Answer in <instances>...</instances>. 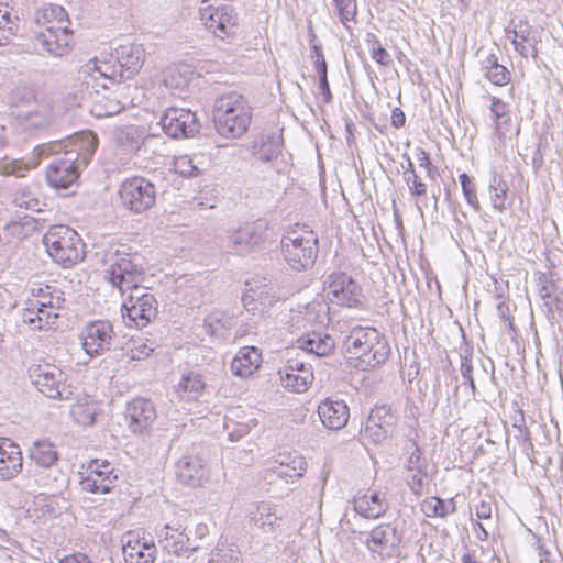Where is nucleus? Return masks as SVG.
<instances>
[{"label":"nucleus","instance_id":"f257e3e1","mask_svg":"<svg viewBox=\"0 0 563 563\" xmlns=\"http://www.w3.org/2000/svg\"><path fill=\"white\" fill-rule=\"evenodd\" d=\"M97 146V135L91 131H82L67 140L36 146L34 148V157L25 164H32L34 161L40 163L41 157L51 154H62L47 167L46 179L52 187L65 189L77 180L79 168L89 164Z\"/></svg>","mask_w":563,"mask_h":563},{"label":"nucleus","instance_id":"f03ea898","mask_svg":"<svg viewBox=\"0 0 563 563\" xmlns=\"http://www.w3.org/2000/svg\"><path fill=\"white\" fill-rule=\"evenodd\" d=\"M104 278L120 288L122 320L130 329L139 328L141 319V271L130 257H120L106 271Z\"/></svg>","mask_w":563,"mask_h":563},{"label":"nucleus","instance_id":"7ed1b4c3","mask_svg":"<svg viewBox=\"0 0 563 563\" xmlns=\"http://www.w3.org/2000/svg\"><path fill=\"white\" fill-rule=\"evenodd\" d=\"M280 252L287 265L296 272L311 268L319 253V236L310 225L296 223L285 229Z\"/></svg>","mask_w":563,"mask_h":563},{"label":"nucleus","instance_id":"20e7f679","mask_svg":"<svg viewBox=\"0 0 563 563\" xmlns=\"http://www.w3.org/2000/svg\"><path fill=\"white\" fill-rule=\"evenodd\" d=\"M252 121V108L240 93L231 92L216 99L213 122L219 135L239 139L246 133Z\"/></svg>","mask_w":563,"mask_h":563},{"label":"nucleus","instance_id":"39448f33","mask_svg":"<svg viewBox=\"0 0 563 563\" xmlns=\"http://www.w3.org/2000/svg\"><path fill=\"white\" fill-rule=\"evenodd\" d=\"M20 124L27 131L46 129L53 122V103L46 93L33 86L20 85L12 91Z\"/></svg>","mask_w":563,"mask_h":563},{"label":"nucleus","instance_id":"423d86ee","mask_svg":"<svg viewBox=\"0 0 563 563\" xmlns=\"http://www.w3.org/2000/svg\"><path fill=\"white\" fill-rule=\"evenodd\" d=\"M344 349L350 357L373 368L385 363L390 355L386 336L372 327L353 328L344 339Z\"/></svg>","mask_w":563,"mask_h":563},{"label":"nucleus","instance_id":"0eeeda50","mask_svg":"<svg viewBox=\"0 0 563 563\" xmlns=\"http://www.w3.org/2000/svg\"><path fill=\"white\" fill-rule=\"evenodd\" d=\"M48 255L63 267H71L86 256L80 235L68 225H53L43 236Z\"/></svg>","mask_w":563,"mask_h":563},{"label":"nucleus","instance_id":"6e6552de","mask_svg":"<svg viewBox=\"0 0 563 563\" xmlns=\"http://www.w3.org/2000/svg\"><path fill=\"white\" fill-rule=\"evenodd\" d=\"M120 67L117 60L93 58L88 60L78 70V80L85 86L82 98L100 95L99 88L109 90L111 86L120 85Z\"/></svg>","mask_w":563,"mask_h":563},{"label":"nucleus","instance_id":"1a4fd4ad","mask_svg":"<svg viewBox=\"0 0 563 563\" xmlns=\"http://www.w3.org/2000/svg\"><path fill=\"white\" fill-rule=\"evenodd\" d=\"M29 375L32 384L47 398L69 400L74 395V387L67 374L55 365L47 363L32 365Z\"/></svg>","mask_w":563,"mask_h":563},{"label":"nucleus","instance_id":"9d476101","mask_svg":"<svg viewBox=\"0 0 563 563\" xmlns=\"http://www.w3.org/2000/svg\"><path fill=\"white\" fill-rule=\"evenodd\" d=\"M203 26L220 40L235 36L238 31V14L231 4L203 0L199 9Z\"/></svg>","mask_w":563,"mask_h":563},{"label":"nucleus","instance_id":"9b49d317","mask_svg":"<svg viewBox=\"0 0 563 563\" xmlns=\"http://www.w3.org/2000/svg\"><path fill=\"white\" fill-rule=\"evenodd\" d=\"M323 291L330 302L347 308H358L363 303L362 287L346 273L334 272L323 282Z\"/></svg>","mask_w":563,"mask_h":563},{"label":"nucleus","instance_id":"f8f14e48","mask_svg":"<svg viewBox=\"0 0 563 563\" xmlns=\"http://www.w3.org/2000/svg\"><path fill=\"white\" fill-rule=\"evenodd\" d=\"M361 536L372 558L382 561L397 555L402 541L401 532L391 523H380Z\"/></svg>","mask_w":563,"mask_h":563},{"label":"nucleus","instance_id":"ddd939ff","mask_svg":"<svg viewBox=\"0 0 563 563\" xmlns=\"http://www.w3.org/2000/svg\"><path fill=\"white\" fill-rule=\"evenodd\" d=\"M157 125L172 139H188L200 130L196 112L190 109L170 107L161 117Z\"/></svg>","mask_w":563,"mask_h":563},{"label":"nucleus","instance_id":"4468645a","mask_svg":"<svg viewBox=\"0 0 563 563\" xmlns=\"http://www.w3.org/2000/svg\"><path fill=\"white\" fill-rule=\"evenodd\" d=\"M396 422L397 417L389 406H375L368 416L362 435L365 440L379 444L391 434Z\"/></svg>","mask_w":563,"mask_h":563},{"label":"nucleus","instance_id":"2eb2a0df","mask_svg":"<svg viewBox=\"0 0 563 563\" xmlns=\"http://www.w3.org/2000/svg\"><path fill=\"white\" fill-rule=\"evenodd\" d=\"M267 230L268 224L264 220L247 222L230 234L229 243L236 253L251 252L266 240Z\"/></svg>","mask_w":563,"mask_h":563},{"label":"nucleus","instance_id":"dca6fc26","mask_svg":"<svg viewBox=\"0 0 563 563\" xmlns=\"http://www.w3.org/2000/svg\"><path fill=\"white\" fill-rule=\"evenodd\" d=\"M177 478L185 485L197 487L209 477L208 466L197 452L184 454L176 463Z\"/></svg>","mask_w":563,"mask_h":563},{"label":"nucleus","instance_id":"f3484780","mask_svg":"<svg viewBox=\"0 0 563 563\" xmlns=\"http://www.w3.org/2000/svg\"><path fill=\"white\" fill-rule=\"evenodd\" d=\"M112 335L113 329L110 322L95 321L81 333L82 347L90 356L100 355L110 349Z\"/></svg>","mask_w":563,"mask_h":563},{"label":"nucleus","instance_id":"a211bd4d","mask_svg":"<svg viewBox=\"0 0 563 563\" xmlns=\"http://www.w3.org/2000/svg\"><path fill=\"white\" fill-rule=\"evenodd\" d=\"M73 30L58 26L56 31L35 32L34 44L44 53L54 57H63L70 52Z\"/></svg>","mask_w":563,"mask_h":563},{"label":"nucleus","instance_id":"6ab92c4d","mask_svg":"<svg viewBox=\"0 0 563 563\" xmlns=\"http://www.w3.org/2000/svg\"><path fill=\"white\" fill-rule=\"evenodd\" d=\"M329 319V307L321 301H313L306 306H298L290 311V327L294 330H306L309 327L323 325Z\"/></svg>","mask_w":563,"mask_h":563},{"label":"nucleus","instance_id":"aec40b11","mask_svg":"<svg viewBox=\"0 0 563 563\" xmlns=\"http://www.w3.org/2000/svg\"><path fill=\"white\" fill-rule=\"evenodd\" d=\"M506 37L514 45L515 51L522 57L537 56V40L532 35L531 25L523 20H512L506 27Z\"/></svg>","mask_w":563,"mask_h":563},{"label":"nucleus","instance_id":"412c9836","mask_svg":"<svg viewBox=\"0 0 563 563\" xmlns=\"http://www.w3.org/2000/svg\"><path fill=\"white\" fill-rule=\"evenodd\" d=\"M284 140L280 132H265L254 139L250 147L252 156L264 164L272 163L282 154Z\"/></svg>","mask_w":563,"mask_h":563},{"label":"nucleus","instance_id":"4be33fe9","mask_svg":"<svg viewBox=\"0 0 563 563\" xmlns=\"http://www.w3.org/2000/svg\"><path fill=\"white\" fill-rule=\"evenodd\" d=\"M322 424L329 430L343 429L350 419V409L344 400L327 398L318 406Z\"/></svg>","mask_w":563,"mask_h":563},{"label":"nucleus","instance_id":"5701e85b","mask_svg":"<svg viewBox=\"0 0 563 563\" xmlns=\"http://www.w3.org/2000/svg\"><path fill=\"white\" fill-rule=\"evenodd\" d=\"M353 509L365 519H378L388 509L386 496L380 492H358L353 498Z\"/></svg>","mask_w":563,"mask_h":563},{"label":"nucleus","instance_id":"b1692460","mask_svg":"<svg viewBox=\"0 0 563 563\" xmlns=\"http://www.w3.org/2000/svg\"><path fill=\"white\" fill-rule=\"evenodd\" d=\"M158 543L168 553L175 555L189 554L198 549L189 537L180 530V526L165 525L158 534Z\"/></svg>","mask_w":563,"mask_h":563},{"label":"nucleus","instance_id":"393cba45","mask_svg":"<svg viewBox=\"0 0 563 563\" xmlns=\"http://www.w3.org/2000/svg\"><path fill=\"white\" fill-rule=\"evenodd\" d=\"M269 471L285 482H294L303 476L307 463L303 456L297 453H279Z\"/></svg>","mask_w":563,"mask_h":563},{"label":"nucleus","instance_id":"a878e982","mask_svg":"<svg viewBox=\"0 0 563 563\" xmlns=\"http://www.w3.org/2000/svg\"><path fill=\"white\" fill-rule=\"evenodd\" d=\"M22 453L11 439L0 438V479H11L22 470Z\"/></svg>","mask_w":563,"mask_h":563},{"label":"nucleus","instance_id":"bb28decb","mask_svg":"<svg viewBox=\"0 0 563 563\" xmlns=\"http://www.w3.org/2000/svg\"><path fill=\"white\" fill-rule=\"evenodd\" d=\"M277 299L278 297L275 289L264 284L262 287H250L244 294L242 301L247 311H251L253 314H262L272 307Z\"/></svg>","mask_w":563,"mask_h":563},{"label":"nucleus","instance_id":"cd10ccee","mask_svg":"<svg viewBox=\"0 0 563 563\" xmlns=\"http://www.w3.org/2000/svg\"><path fill=\"white\" fill-rule=\"evenodd\" d=\"M103 467L104 471L99 470V461L95 460L90 463V474L81 479V488L86 492L93 494H106L111 490V478L113 470L110 467V463L106 462Z\"/></svg>","mask_w":563,"mask_h":563},{"label":"nucleus","instance_id":"c85d7f7f","mask_svg":"<svg viewBox=\"0 0 563 563\" xmlns=\"http://www.w3.org/2000/svg\"><path fill=\"white\" fill-rule=\"evenodd\" d=\"M192 76L189 66L177 65L167 69L163 81L174 97L186 99Z\"/></svg>","mask_w":563,"mask_h":563},{"label":"nucleus","instance_id":"c756f323","mask_svg":"<svg viewBox=\"0 0 563 563\" xmlns=\"http://www.w3.org/2000/svg\"><path fill=\"white\" fill-rule=\"evenodd\" d=\"M141 46L136 44L120 45L117 48L115 60L120 67V79H132L141 69Z\"/></svg>","mask_w":563,"mask_h":563},{"label":"nucleus","instance_id":"7c9ffc66","mask_svg":"<svg viewBox=\"0 0 563 563\" xmlns=\"http://www.w3.org/2000/svg\"><path fill=\"white\" fill-rule=\"evenodd\" d=\"M297 343L302 351L318 357L329 355L335 346L331 335L318 331L308 332L298 338Z\"/></svg>","mask_w":563,"mask_h":563},{"label":"nucleus","instance_id":"2f4dec72","mask_svg":"<svg viewBox=\"0 0 563 563\" xmlns=\"http://www.w3.org/2000/svg\"><path fill=\"white\" fill-rule=\"evenodd\" d=\"M262 362L261 352L254 346L241 347L231 362V371L242 378L251 376Z\"/></svg>","mask_w":563,"mask_h":563},{"label":"nucleus","instance_id":"473e14b6","mask_svg":"<svg viewBox=\"0 0 563 563\" xmlns=\"http://www.w3.org/2000/svg\"><path fill=\"white\" fill-rule=\"evenodd\" d=\"M119 200L121 206L132 213L141 211V177L133 176L121 184Z\"/></svg>","mask_w":563,"mask_h":563},{"label":"nucleus","instance_id":"72a5a7b5","mask_svg":"<svg viewBox=\"0 0 563 563\" xmlns=\"http://www.w3.org/2000/svg\"><path fill=\"white\" fill-rule=\"evenodd\" d=\"M206 383L202 376L194 371L184 373L180 382L176 386V394L186 401L197 400L205 389Z\"/></svg>","mask_w":563,"mask_h":563},{"label":"nucleus","instance_id":"f704fd0d","mask_svg":"<svg viewBox=\"0 0 563 563\" xmlns=\"http://www.w3.org/2000/svg\"><path fill=\"white\" fill-rule=\"evenodd\" d=\"M481 69L484 76L495 86H506L511 80V74L504 65L498 63L495 54H488L481 62Z\"/></svg>","mask_w":563,"mask_h":563},{"label":"nucleus","instance_id":"c9c22d12","mask_svg":"<svg viewBox=\"0 0 563 563\" xmlns=\"http://www.w3.org/2000/svg\"><path fill=\"white\" fill-rule=\"evenodd\" d=\"M489 109L493 115L495 134L499 139H504L511 121L509 104L494 96L489 97Z\"/></svg>","mask_w":563,"mask_h":563},{"label":"nucleus","instance_id":"e433bc0d","mask_svg":"<svg viewBox=\"0 0 563 563\" xmlns=\"http://www.w3.org/2000/svg\"><path fill=\"white\" fill-rule=\"evenodd\" d=\"M282 386L292 393L301 394L308 390L314 376L312 369H302L301 373L289 371L279 372Z\"/></svg>","mask_w":563,"mask_h":563},{"label":"nucleus","instance_id":"4c0bfd02","mask_svg":"<svg viewBox=\"0 0 563 563\" xmlns=\"http://www.w3.org/2000/svg\"><path fill=\"white\" fill-rule=\"evenodd\" d=\"M3 144L4 128L0 124V175H15L18 177H22L25 172L31 170L38 165L37 161H34L32 164H24L23 161L9 158L2 154Z\"/></svg>","mask_w":563,"mask_h":563},{"label":"nucleus","instance_id":"58836bf2","mask_svg":"<svg viewBox=\"0 0 563 563\" xmlns=\"http://www.w3.org/2000/svg\"><path fill=\"white\" fill-rule=\"evenodd\" d=\"M31 460L38 466L51 467L58 459L57 451L47 440H37L30 449Z\"/></svg>","mask_w":563,"mask_h":563},{"label":"nucleus","instance_id":"ea45409f","mask_svg":"<svg viewBox=\"0 0 563 563\" xmlns=\"http://www.w3.org/2000/svg\"><path fill=\"white\" fill-rule=\"evenodd\" d=\"M251 519L254 525L261 527L265 532H273L279 517L272 504L262 501L256 506V510L252 514Z\"/></svg>","mask_w":563,"mask_h":563},{"label":"nucleus","instance_id":"a19ab883","mask_svg":"<svg viewBox=\"0 0 563 563\" xmlns=\"http://www.w3.org/2000/svg\"><path fill=\"white\" fill-rule=\"evenodd\" d=\"M233 319L222 311L209 313L203 321V329L207 334L214 338L224 335V330L232 328Z\"/></svg>","mask_w":563,"mask_h":563},{"label":"nucleus","instance_id":"79ce46f5","mask_svg":"<svg viewBox=\"0 0 563 563\" xmlns=\"http://www.w3.org/2000/svg\"><path fill=\"white\" fill-rule=\"evenodd\" d=\"M20 29V18L8 7L0 8V46L8 44Z\"/></svg>","mask_w":563,"mask_h":563},{"label":"nucleus","instance_id":"37998d69","mask_svg":"<svg viewBox=\"0 0 563 563\" xmlns=\"http://www.w3.org/2000/svg\"><path fill=\"white\" fill-rule=\"evenodd\" d=\"M63 291L56 287L45 286V288H38L37 298L32 300L33 307H51L52 310H60L65 303Z\"/></svg>","mask_w":563,"mask_h":563},{"label":"nucleus","instance_id":"c03bdc74","mask_svg":"<svg viewBox=\"0 0 563 563\" xmlns=\"http://www.w3.org/2000/svg\"><path fill=\"white\" fill-rule=\"evenodd\" d=\"M488 191L493 208L497 211H504L506 209L508 186L497 173H493L490 176Z\"/></svg>","mask_w":563,"mask_h":563},{"label":"nucleus","instance_id":"a18cd8bd","mask_svg":"<svg viewBox=\"0 0 563 563\" xmlns=\"http://www.w3.org/2000/svg\"><path fill=\"white\" fill-rule=\"evenodd\" d=\"M421 509L427 517H445L455 511V503L452 498L443 500L432 496L422 501Z\"/></svg>","mask_w":563,"mask_h":563},{"label":"nucleus","instance_id":"49530a36","mask_svg":"<svg viewBox=\"0 0 563 563\" xmlns=\"http://www.w3.org/2000/svg\"><path fill=\"white\" fill-rule=\"evenodd\" d=\"M35 23L41 29L44 25L54 23H60L67 20V12L62 5L58 4H45L40 8L35 13Z\"/></svg>","mask_w":563,"mask_h":563},{"label":"nucleus","instance_id":"de8ad7c7","mask_svg":"<svg viewBox=\"0 0 563 563\" xmlns=\"http://www.w3.org/2000/svg\"><path fill=\"white\" fill-rule=\"evenodd\" d=\"M93 102L91 113L96 117H110L121 111V103L109 97L92 93V97H88Z\"/></svg>","mask_w":563,"mask_h":563},{"label":"nucleus","instance_id":"09e8293b","mask_svg":"<svg viewBox=\"0 0 563 563\" xmlns=\"http://www.w3.org/2000/svg\"><path fill=\"white\" fill-rule=\"evenodd\" d=\"M255 426L256 421L254 419H250L249 421H235L232 416H225L223 422V428L231 441H236L245 437Z\"/></svg>","mask_w":563,"mask_h":563},{"label":"nucleus","instance_id":"8fccbe9b","mask_svg":"<svg viewBox=\"0 0 563 563\" xmlns=\"http://www.w3.org/2000/svg\"><path fill=\"white\" fill-rule=\"evenodd\" d=\"M460 373L463 378V385L468 386V395L474 398L477 389L473 378L472 352L468 350L460 354Z\"/></svg>","mask_w":563,"mask_h":563},{"label":"nucleus","instance_id":"3c124183","mask_svg":"<svg viewBox=\"0 0 563 563\" xmlns=\"http://www.w3.org/2000/svg\"><path fill=\"white\" fill-rule=\"evenodd\" d=\"M208 563H243L241 552L233 545L217 547Z\"/></svg>","mask_w":563,"mask_h":563},{"label":"nucleus","instance_id":"603ef678","mask_svg":"<svg viewBox=\"0 0 563 563\" xmlns=\"http://www.w3.org/2000/svg\"><path fill=\"white\" fill-rule=\"evenodd\" d=\"M341 23L350 30V22L355 20L357 13L356 0H333Z\"/></svg>","mask_w":563,"mask_h":563},{"label":"nucleus","instance_id":"864d4df0","mask_svg":"<svg viewBox=\"0 0 563 563\" xmlns=\"http://www.w3.org/2000/svg\"><path fill=\"white\" fill-rule=\"evenodd\" d=\"M174 170L184 177H194L201 174L195 159L188 155H180L174 159Z\"/></svg>","mask_w":563,"mask_h":563},{"label":"nucleus","instance_id":"5fc2aeb1","mask_svg":"<svg viewBox=\"0 0 563 563\" xmlns=\"http://www.w3.org/2000/svg\"><path fill=\"white\" fill-rule=\"evenodd\" d=\"M459 180L461 183L463 196L466 202L475 210L478 211L481 209L479 201L476 195V186L471 180L470 176L465 173L459 175Z\"/></svg>","mask_w":563,"mask_h":563},{"label":"nucleus","instance_id":"6e6d98bb","mask_svg":"<svg viewBox=\"0 0 563 563\" xmlns=\"http://www.w3.org/2000/svg\"><path fill=\"white\" fill-rule=\"evenodd\" d=\"M406 482L416 496H421L423 487L428 484L427 468L406 472Z\"/></svg>","mask_w":563,"mask_h":563},{"label":"nucleus","instance_id":"4d7b16f0","mask_svg":"<svg viewBox=\"0 0 563 563\" xmlns=\"http://www.w3.org/2000/svg\"><path fill=\"white\" fill-rule=\"evenodd\" d=\"M140 418H141V400L133 399L128 404L124 413L125 423L129 426L132 432L137 433L140 431Z\"/></svg>","mask_w":563,"mask_h":563},{"label":"nucleus","instance_id":"13d9d810","mask_svg":"<svg viewBox=\"0 0 563 563\" xmlns=\"http://www.w3.org/2000/svg\"><path fill=\"white\" fill-rule=\"evenodd\" d=\"M411 446L412 451L409 453V456L407 457L405 465L406 472L427 468L428 464L426 459L422 456V451L418 448L416 443H412Z\"/></svg>","mask_w":563,"mask_h":563},{"label":"nucleus","instance_id":"bf43d9fd","mask_svg":"<svg viewBox=\"0 0 563 563\" xmlns=\"http://www.w3.org/2000/svg\"><path fill=\"white\" fill-rule=\"evenodd\" d=\"M404 180L412 197H421L426 195L427 185L418 177L417 173L404 176Z\"/></svg>","mask_w":563,"mask_h":563},{"label":"nucleus","instance_id":"052dcab7","mask_svg":"<svg viewBox=\"0 0 563 563\" xmlns=\"http://www.w3.org/2000/svg\"><path fill=\"white\" fill-rule=\"evenodd\" d=\"M157 314V301L153 295L143 294V327Z\"/></svg>","mask_w":563,"mask_h":563},{"label":"nucleus","instance_id":"680f3d73","mask_svg":"<svg viewBox=\"0 0 563 563\" xmlns=\"http://www.w3.org/2000/svg\"><path fill=\"white\" fill-rule=\"evenodd\" d=\"M140 136L139 129L135 126H125L121 129L118 133V140L124 144L126 141V145L131 146V148L139 150L140 145H135L137 139Z\"/></svg>","mask_w":563,"mask_h":563},{"label":"nucleus","instance_id":"e2e57ef3","mask_svg":"<svg viewBox=\"0 0 563 563\" xmlns=\"http://www.w3.org/2000/svg\"><path fill=\"white\" fill-rule=\"evenodd\" d=\"M416 157L419 162V166L426 169L427 176L430 179H435L437 168L433 166L429 153H427L423 148H417Z\"/></svg>","mask_w":563,"mask_h":563},{"label":"nucleus","instance_id":"0e129e2a","mask_svg":"<svg viewBox=\"0 0 563 563\" xmlns=\"http://www.w3.org/2000/svg\"><path fill=\"white\" fill-rule=\"evenodd\" d=\"M29 307H31L33 312H36L40 317H44V329L54 324L55 319L58 318L59 310H52L51 307H33V301L29 300Z\"/></svg>","mask_w":563,"mask_h":563},{"label":"nucleus","instance_id":"69168bd1","mask_svg":"<svg viewBox=\"0 0 563 563\" xmlns=\"http://www.w3.org/2000/svg\"><path fill=\"white\" fill-rule=\"evenodd\" d=\"M122 553L125 563H141V547H132L131 540H122Z\"/></svg>","mask_w":563,"mask_h":563},{"label":"nucleus","instance_id":"338daca9","mask_svg":"<svg viewBox=\"0 0 563 563\" xmlns=\"http://www.w3.org/2000/svg\"><path fill=\"white\" fill-rule=\"evenodd\" d=\"M311 58H313L314 69L318 73V75L327 73V62L324 59L322 47L320 44H311Z\"/></svg>","mask_w":563,"mask_h":563},{"label":"nucleus","instance_id":"774afa93","mask_svg":"<svg viewBox=\"0 0 563 563\" xmlns=\"http://www.w3.org/2000/svg\"><path fill=\"white\" fill-rule=\"evenodd\" d=\"M22 321L29 324L33 330H44V317H40L36 312H33L29 305L22 313Z\"/></svg>","mask_w":563,"mask_h":563}]
</instances>
